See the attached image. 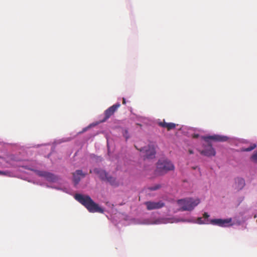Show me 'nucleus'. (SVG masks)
I'll return each instance as SVG.
<instances>
[{
	"label": "nucleus",
	"instance_id": "obj_14",
	"mask_svg": "<svg viewBox=\"0 0 257 257\" xmlns=\"http://www.w3.org/2000/svg\"><path fill=\"white\" fill-rule=\"evenodd\" d=\"M235 183L236 185V187L238 190L241 189L245 185V182L244 179L242 178H237L235 180Z\"/></svg>",
	"mask_w": 257,
	"mask_h": 257
},
{
	"label": "nucleus",
	"instance_id": "obj_10",
	"mask_svg": "<svg viewBox=\"0 0 257 257\" xmlns=\"http://www.w3.org/2000/svg\"><path fill=\"white\" fill-rule=\"evenodd\" d=\"M200 154L207 157L214 156L216 152L211 144L206 146L204 150L200 151Z\"/></svg>",
	"mask_w": 257,
	"mask_h": 257
},
{
	"label": "nucleus",
	"instance_id": "obj_22",
	"mask_svg": "<svg viewBox=\"0 0 257 257\" xmlns=\"http://www.w3.org/2000/svg\"><path fill=\"white\" fill-rule=\"evenodd\" d=\"M175 222H179V221H182V222H185V221H188V222H189L190 221L188 220H186V219H176V220L174 221Z\"/></svg>",
	"mask_w": 257,
	"mask_h": 257
},
{
	"label": "nucleus",
	"instance_id": "obj_8",
	"mask_svg": "<svg viewBox=\"0 0 257 257\" xmlns=\"http://www.w3.org/2000/svg\"><path fill=\"white\" fill-rule=\"evenodd\" d=\"M37 173L39 176L44 177L48 181L55 182L57 180V178L55 175L48 172L37 171Z\"/></svg>",
	"mask_w": 257,
	"mask_h": 257
},
{
	"label": "nucleus",
	"instance_id": "obj_6",
	"mask_svg": "<svg viewBox=\"0 0 257 257\" xmlns=\"http://www.w3.org/2000/svg\"><path fill=\"white\" fill-rule=\"evenodd\" d=\"M145 204L148 210L158 209L165 206V203L162 201L158 202L147 201L145 202Z\"/></svg>",
	"mask_w": 257,
	"mask_h": 257
},
{
	"label": "nucleus",
	"instance_id": "obj_13",
	"mask_svg": "<svg viewBox=\"0 0 257 257\" xmlns=\"http://www.w3.org/2000/svg\"><path fill=\"white\" fill-rule=\"evenodd\" d=\"M158 124L162 127L167 128L168 131L174 129L177 125L176 124L173 122H166L164 119L162 121L159 122Z\"/></svg>",
	"mask_w": 257,
	"mask_h": 257
},
{
	"label": "nucleus",
	"instance_id": "obj_20",
	"mask_svg": "<svg viewBox=\"0 0 257 257\" xmlns=\"http://www.w3.org/2000/svg\"><path fill=\"white\" fill-rule=\"evenodd\" d=\"M10 174L8 171H0V175H8Z\"/></svg>",
	"mask_w": 257,
	"mask_h": 257
},
{
	"label": "nucleus",
	"instance_id": "obj_1",
	"mask_svg": "<svg viewBox=\"0 0 257 257\" xmlns=\"http://www.w3.org/2000/svg\"><path fill=\"white\" fill-rule=\"evenodd\" d=\"M74 198L83 205L90 212L103 213L104 210L95 203L88 195L76 194Z\"/></svg>",
	"mask_w": 257,
	"mask_h": 257
},
{
	"label": "nucleus",
	"instance_id": "obj_25",
	"mask_svg": "<svg viewBox=\"0 0 257 257\" xmlns=\"http://www.w3.org/2000/svg\"><path fill=\"white\" fill-rule=\"evenodd\" d=\"M198 137V135H194V138H197Z\"/></svg>",
	"mask_w": 257,
	"mask_h": 257
},
{
	"label": "nucleus",
	"instance_id": "obj_21",
	"mask_svg": "<svg viewBox=\"0 0 257 257\" xmlns=\"http://www.w3.org/2000/svg\"><path fill=\"white\" fill-rule=\"evenodd\" d=\"M203 217L204 218V220H208V218L209 217V215L207 213L205 212L203 215Z\"/></svg>",
	"mask_w": 257,
	"mask_h": 257
},
{
	"label": "nucleus",
	"instance_id": "obj_12",
	"mask_svg": "<svg viewBox=\"0 0 257 257\" xmlns=\"http://www.w3.org/2000/svg\"><path fill=\"white\" fill-rule=\"evenodd\" d=\"M93 172L98 176L101 180L104 181L108 175V173L105 171L99 168H95L93 170Z\"/></svg>",
	"mask_w": 257,
	"mask_h": 257
},
{
	"label": "nucleus",
	"instance_id": "obj_11",
	"mask_svg": "<svg viewBox=\"0 0 257 257\" xmlns=\"http://www.w3.org/2000/svg\"><path fill=\"white\" fill-rule=\"evenodd\" d=\"M86 173H83L81 170H77L73 173V180L75 185L78 184L81 178H84Z\"/></svg>",
	"mask_w": 257,
	"mask_h": 257
},
{
	"label": "nucleus",
	"instance_id": "obj_2",
	"mask_svg": "<svg viewBox=\"0 0 257 257\" xmlns=\"http://www.w3.org/2000/svg\"><path fill=\"white\" fill-rule=\"evenodd\" d=\"M175 167L172 163L167 159L159 160L157 163L156 173L158 175H162L169 171L174 170Z\"/></svg>",
	"mask_w": 257,
	"mask_h": 257
},
{
	"label": "nucleus",
	"instance_id": "obj_18",
	"mask_svg": "<svg viewBox=\"0 0 257 257\" xmlns=\"http://www.w3.org/2000/svg\"><path fill=\"white\" fill-rule=\"evenodd\" d=\"M250 159L254 163H257V151L254 152L251 156Z\"/></svg>",
	"mask_w": 257,
	"mask_h": 257
},
{
	"label": "nucleus",
	"instance_id": "obj_19",
	"mask_svg": "<svg viewBox=\"0 0 257 257\" xmlns=\"http://www.w3.org/2000/svg\"><path fill=\"white\" fill-rule=\"evenodd\" d=\"M161 185L160 184H157V185H155L154 186L150 187L149 188V189L150 191H155V190H158V189H160L161 188Z\"/></svg>",
	"mask_w": 257,
	"mask_h": 257
},
{
	"label": "nucleus",
	"instance_id": "obj_7",
	"mask_svg": "<svg viewBox=\"0 0 257 257\" xmlns=\"http://www.w3.org/2000/svg\"><path fill=\"white\" fill-rule=\"evenodd\" d=\"M141 152L144 151L145 152V155L144 156V159H153L155 157L156 154V151L155 148L153 146L149 145L146 148H143L140 150Z\"/></svg>",
	"mask_w": 257,
	"mask_h": 257
},
{
	"label": "nucleus",
	"instance_id": "obj_17",
	"mask_svg": "<svg viewBox=\"0 0 257 257\" xmlns=\"http://www.w3.org/2000/svg\"><path fill=\"white\" fill-rule=\"evenodd\" d=\"M208 220H202V217H198L197 218V223L198 224H208Z\"/></svg>",
	"mask_w": 257,
	"mask_h": 257
},
{
	"label": "nucleus",
	"instance_id": "obj_16",
	"mask_svg": "<svg viewBox=\"0 0 257 257\" xmlns=\"http://www.w3.org/2000/svg\"><path fill=\"white\" fill-rule=\"evenodd\" d=\"M256 147V145L255 144H251L249 147L244 148H242L241 149V151L242 152H250L253 149H254Z\"/></svg>",
	"mask_w": 257,
	"mask_h": 257
},
{
	"label": "nucleus",
	"instance_id": "obj_9",
	"mask_svg": "<svg viewBox=\"0 0 257 257\" xmlns=\"http://www.w3.org/2000/svg\"><path fill=\"white\" fill-rule=\"evenodd\" d=\"M203 139L206 142H208L211 140L216 142H225L227 140L228 138L226 136L214 135L213 136H208L203 137Z\"/></svg>",
	"mask_w": 257,
	"mask_h": 257
},
{
	"label": "nucleus",
	"instance_id": "obj_24",
	"mask_svg": "<svg viewBox=\"0 0 257 257\" xmlns=\"http://www.w3.org/2000/svg\"><path fill=\"white\" fill-rule=\"evenodd\" d=\"M189 153H190V154H193V151H192V150H189Z\"/></svg>",
	"mask_w": 257,
	"mask_h": 257
},
{
	"label": "nucleus",
	"instance_id": "obj_27",
	"mask_svg": "<svg viewBox=\"0 0 257 257\" xmlns=\"http://www.w3.org/2000/svg\"><path fill=\"white\" fill-rule=\"evenodd\" d=\"M86 128H84V130H83V131H86Z\"/></svg>",
	"mask_w": 257,
	"mask_h": 257
},
{
	"label": "nucleus",
	"instance_id": "obj_23",
	"mask_svg": "<svg viewBox=\"0 0 257 257\" xmlns=\"http://www.w3.org/2000/svg\"><path fill=\"white\" fill-rule=\"evenodd\" d=\"M122 104H126V100H125V99L124 98H122Z\"/></svg>",
	"mask_w": 257,
	"mask_h": 257
},
{
	"label": "nucleus",
	"instance_id": "obj_5",
	"mask_svg": "<svg viewBox=\"0 0 257 257\" xmlns=\"http://www.w3.org/2000/svg\"><path fill=\"white\" fill-rule=\"evenodd\" d=\"M232 219H214L210 220V223L213 225H218L220 227H227L232 225L231 224Z\"/></svg>",
	"mask_w": 257,
	"mask_h": 257
},
{
	"label": "nucleus",
	"instance_id": "obj_26",
	"mask_svg": "<svg viewBox=\"0 0 257 257\" xmlns=\"http://www.w3.org/2000/svg\"><path fill=\"white\" fill-rule=\"evenodd\" d=\"M92 173V170H90V173Z\"/></svg>",
	"mask_w": 257,
	"mask_h": 257
},
{
	"label": "nucleus",
	"instance_id": "obj_4",
	"mask_svg": "<svg viewBox=\"0 0 257 257\" xmlns=\"http://www.w3.org/2000/svg\"><path fill=\"white\" fill-rule=\"evenodd\" d=\"M120 106V104L119 103H117L111 106L107 109L104 111V117L101 120V122L106 121L109 117H110L116 111L117 109Z\"/></svg>",
	"mask_w": 257,
	"mask_h": 257
},
{
	"label": "nucleus",
	"instance_id": "obj_3",
	"mask_svg": "<svg viewBox=\"0 0 257 257\" xmlns=\"http://www.w3.org/2000/svg\"><path fill=\"white\" fill-rule=\"evenodd\" d=\"M200 203L199 199L187 198L177 201L178 204L181 206L179 211H191Z\"/></svg>",
	"mask_w": 257,
	"mask_h": 257
},
{
	"label": "nucleus",
	"instance_id": "obj_15",
	"mask_svg": "<svg viewBox=\"0 0 257 257\" xmlns=\"http://www.w3.org/2000/svg\"><path fill=\"white\" fill-rule=\"evenodd\" d=\"M104 181H106V182L109 183L111 185H116L115 179L114 178L112 177V176H109L108 175H107V176L106 178V180H105Z\"/></svg>",
	"mask_w": 257,
	"mask_h": 257
}]
</instances>
